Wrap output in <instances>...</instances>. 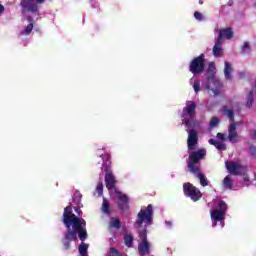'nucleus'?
Wrapping results in <instances>:
<instances>
[{
    "mask_svg": "<svg viewBox=\"0 0 256 256\" xmlns=\"http://www.w3.org/2000/svg\"><path fill=\"white\" fill-rule=\"evenodd\" d=\"M244 183H246V186L249 187L250 181H249V176L244 174Z\"/></svg>",
    "mask_w": 256,
    "mask_h": 256,
    "instance_id": "nucleus-36",
    "label": "nucleus"
},
{
    "mask_svg": "<svg viewBox=\"0 0 256 256\" xmlns=\"http://www.w3.org/2000/svg\"><path fill=\"white\" fill-rule=\"evenodd\" d=\"M219 211L223 212L224 214L227 212V203L225 201L221 200L218 204Z\"/></svg>",
    "mask_w": 256,
    "mask_h": 256,
    "instance_id": "nucleus-27",
    "label": "nucleus"
},
{
    "mask_svg": "<svg viewBox=\"0 0 256 256\" xmlns=\"http://www.w3.org/2000/svg\"><path fill=\"white\" fill-rule=\"evenodd\" d=\"M102 158L103 164L101 167L102 171H105V185L108 191H114L117 199V207L120 211H127L129 209V196L123 194V192L117 190V179L113 175V170H111V154L106 153L100 156Z\"/></svg>",
    "mask_w": 256,
    "mask_h": 256,
    "instance_id": "nucleus-2",
    "label": "nucleus"
},
{
    "mask_svg": "<svg viewBox=\"0 0 256 256\" xmlns=\"http://www.w3.org/2000/svg\"><path fill=\"white\" fill-rule=\"evenodd\" d=\"M96 193H98L99 196L103 195V182L97 184Z\"/></svg>",
    "mask_w": 256,
    "mask_h": 256,
    "instance_id": "nucleus-30",
    "label": "nucleus"
},
{
    "mask_svg": "<svg viewBox=\"0 0 256 256\" xmlns=\"http://www.w3.org/2000/svg\"><path fill=\"white\" fill-rule=\"evenodd\" d=\"M233 30L231 28H224L221 29L219 32V36L224 39H233Z\"/></svg>",
    "mask_w": 256,
    "mask_h": 256,
    "instance_id": "nucleus-16",
    "label": "nucleus"
},
{
    "mask_svg": "<svg viewBox=\"0 0 256 256\" xmlns=\"http://www.w3.org/2000/svg\"><path fill=\"white\" fill-rule=\"evenodd\" d=\"M27 21H28V23H32L33 25H35V20L33 19L32 16H28Z\"/></svg>",
    "mask_w": 256,
    "mask_h": 256,
    "instance_id": "nucleus-38",
    "label": "nucleus"
},
{
    "mask_svg": "<svg viewBox=\"0 0 256 256\" xmlns=\"http://www.w3.org/2000/svg\"><path fill=\"white\" fill-rule=\"evenodd\" d=\"M222 111L226 117L231 121V123H235V112L233 109H229L227 106H223Z\"/></svg>",
    "mask_w": 256,
    "mask_h": 256,
    "instance_id": "nucleus-17",
    "label": "nucleus"
},
{
    "mask_svg": "<svg viewBox=\"0 0 256 256\" xmlns=\"http://www.w3.org/2000/svg\"><path fill=\"white\" fill-rule=\"evenodd\" d=\"M4 12H5V6H3V4H0V15H3Z\"/></svg>",
    "mask_w": 256,
    "mask_h": 256,
    "instance_id": "nucleus-39",
    "label": "nucleus"
},
{
    "mask_svg": "<svg viewBox=\"0 0 256 256\" xmlns=\"http://www.w3.org/2000/svg\"><path fill=\"white\" fill-rule=\"evenodd\" d=\"M219 125V118L213 117L210 121V127H217Z\"/></svg>",
    "mask_w": 256,
    "mask_h": 256,
    "instance_id": "nucleus-31",
    "label": "nucleus"
},
{
    "mask_svg": "<svg viewBox=\"0 0 256 256\" xmlns=\"http://www.w3.org/2000/svg\"><path fill=\"white\" fill-rule=\"evenodd\" d=\"M231 73H233V68L231 67V64L229 62H225L224 75L225 79H227L228 81H231L233 79Z\"/></svg>",
    "mask_w": 256,
    "mask_h": 256,
    "instance_id": "nucleus-19",
    "label": "nucleus"
},
{
    "mask_svg": "<svg viewBox=\"0 0 256 256\" xmlns=\"http://www.w3.org/2000/svg\"><path fill=\"white\" fill-rule=\"evenodd\" d=\"M242 53H251V46L249 45V42H244L242 46Z\"/></svg>",
    "mask_w": 256,
    "mask_h": 256,
    "instance_id": "nucleus-28",
    "label": "nucleus"
},
{
    "mask_svg": "<svg viewBox=\"0 0 256 256\" xmlns=\"http://www.w3.org/2000/svg\"><path fill=\"white\" fill-rule=\"evenodd\" d=\"M207 156V150L200 148L196 151H192L188 156L187 167L189 171H198L201 169V160Z\"/></svg>",
    "mask_w": 256,
    "mask_h": 256,
    "instance_id": "nucleus-5",
    "label": "nucleus"
},
{
    "mask_svg": "<svg viewBox=\"0 0 256 256\" xmlns=\"http://www.w3.org/2000/svg\"><path fill=\"white\" fill-rule=\"evenodd\" d=\"M209 144L214 145V147H216V149H218V151H226L227 150V146L225 145V143L218 142L217 140H215L213 138H211L209 140Z\"/></svg>",
    "mask_w": 256,
    "mask_h": 256,
    "instance_id": "nucleus-18",
    "label": "nucleus"
},
{
    "mask_svg": "<svg viewBox=\"0 0 256 256\" xmlns=\"http://www.w3.org/2000/svg\"><path fill=\"white\" fill-rule=\"evenodd\" d=\"M34 24L29 23L24 31H22V35H29L31 31H33Z\"/></svg>",
    "mask_w": 256,
    "mask_h": 256,
    "instance_id": "nucleus-26",
    "label": "nucleus"
},
{
    "mask_svg": "<svg viewBox=\"0 0 256 256\" xmlns=\"http://www.w3.org/2000/svg\"><path fill=\"white\" fill-rule=\"evenodd\" d=\"M133 235L131 234H127L124 236V245H126V247H128L129 249H131V247H133Z\"/></svg>",
    "mask_w": 256,
    "mask_h": 256,
    "instance_id": "nucleus-20",
    "label": "nucleus"
},
{
    "mask_svg": "<svg viewBox=\"0 0 256 256\" xmlns=\"http://www.w3.org/2000/svg\"><path fill=\"white\" fill-rule=\"evenodd\" d=\"M216 73L215 62H210L206 71L207 82L204 84V89L208 91L211 97L221 95V88L223 87V84L215 77Z\"/></svg>",
    "mask_w": 256,
    "mask_h": 256,
    "instance_id": "nucleus-3",
    "label": "nucleus"
},
{
    "mask_svg": "<svg viewBox=\"0 0 256 256\" xmlns=\"http://www.w3.org/2000/svg\"><path fill=\"white\" fill-rule=\"evenodd\" d=\"M123 223L118 218H111L110 227H114L115 229H121Z\"/></svg>",
    "mask_w": 256,
    "mask_h": 256,
    "instance_id": "nucleus-21",
    "label": "nucleus"
},
{
    "mask_svg": "<svg viewBox=\"0 0 256 256\" xmlns=\"http://www.w3.org/2000/svg\"><path fill=\"white\" fill-rule=\"evenodd\" d=\"M237 125H241V122H232L228 128V140L230 143H237L239 141V134L237 133Z\"/></svg>",
    "mask_w": 256,
    "mask_h": 256,
    "instance_id": "nucleus-13",
    "label": "nucleus"
},
{
    "mask_svg": "<svg viewBox=\"0 0 256 256\" xmlns=\"http://www.w3.org/2000/svg\"><path fill=\"white\" fill-rule=\"evenodd\" d=\"M143 223H153V205L149 204L146 208H141L137 214V220L134 227L139 229Z\"/></svg>",
    "mask_w": 256,
    "mask_h": 256,
    "instance_id": "nucleus-6",
    "label": "nucleus"
},
{
    "mask_svg": "<svg viewBox=\"0 0 256 256\" xmlns=\"http://www.w3.org/2000/svg\"><path fill=\"white\" fill-rule=\"evenodd\" d=\"M222 45H223V37H221L219 34L214 46L222 47Z\"/></svg>",
    "mask_w": 256,
    "mask_h": 256,
    "instance_id": "nucleus-33",
    "label": "nucleus"
},
{
    "mask_svg": "<svg viewBox=\"0 0 256 256\" xmlns=\"http://www.w3.org/2000/svg\"><path fill=\"white\" fill-rule=\"evenodd\" d=\"M213 55L214 57H222L223 56V48L221 46L213 47Z\"/></svg>",
    "mask_w": 256,
    "mask_h": 256,
    "instance_id": "nucleus-25",
    "label": "nucleus"
},
{
    "mask_svg": "<svg viewBox=\"0 0 256 256\" xmlns=\"http://www.w3.org/2000/svg\"><path fill=\"white\" fill-rule=\"evenodd\" d=\"M183 193L185 197H190L192 201L197 202L203 197V193L199 188L193 186L190 182L183 184Z\"/></svg>",
    "mask_w": 256,
    "mask_h": 256,
    "instance_id": "nucleus-10",
    "label": "nucleus"
},
{
    "mask_svg": "<svg viewBox=\"0 0 256 256\" xmlns=\"http://www.w3.org/2000/svg\"><path fill=\"white\" fill-rule=\"evenodd\" d=\"M254 139H256V130L254 131Z\"/></svg>",
    "mask_w": 256,
    "mask_h": 256,
    "instance_id": "nucleus-43",
    "label": "nucleus"
},
{
    "mask_svg": "<svg viewBox=\"0 0 256 256\" xmlns=\"http://www.w3.org/2000/svg\"><path fill=\"white\" fill-rule=\"evenodd\" d=\"M223 186L226 189H233V180L229 176H226L223 180Z\"/></svg>",
    "mask_w": 256,
    "mask_h": 256,
    "instance_id": "nucleus-24",
    "label": "nucleus"
},
{
    "mask_svg": "<svg viewBox=\"0 0 256 256\" xmlns=\"http://www.w3.org/2000/svg\"><path fill=\"white\" fill-rule=\"evenodd\" d=\"M197 143H199V134L197 133V130L191 129L188 132L187 139L188 151H193L197 146Z\"/></svg>",
    "mask_w": 256,
    "mask_h": 256,
    "instance_id": "nucleus-12",
    "label": "nucleus"
},
{
    "mask_svg": "<svg viewBox=\"0 0 256 256\" xmlns=\"http://www.w3.org/2000/svg\"><path fill=\"white\" fill-rule=\"evenodd\" d=\"M249 151H250L251 157H254V159H256V147L255 146H250Z\"/></svg>",
    "mask_w": 256,
    "mask_h": 256,
    "instance_id": "nucleus-34",
    "label": "nucleus"
},
{
    "mask_svg": "<svg viewBox=\"0 0 256 256\" xmlns=\"http://www.w3.org/2000/svg\"><path fill=\"white\" fill-rule=\"evenodd\" d=\"M165 224H166L168 227H171L172 222H171V221H166Z\"/></svg>",
    "mask_w": 256,
    "mask_h": 256,
    "instance_id": "nucleus-41",
    "label": "nucleus"
},
{
    "mask_svg": "<svg viewBox=\"0 0 256 256\" xmlns=\"http://www.w3.org/2000/svg\"><path fill=\"white\" fill-rule=\"evenodd\" d=\"M189 71L194 75H201L205 72V54H200L191 60Z\"/></svg>",
    "mask_w": 256,
    "mask_h": 256,
    "instance_id": "nucleus-7",
    "label": "nucleus"
},
{
    "mask_svg": "<svg viewBox=\"0 0 256 256\" xmlns=\"http://www.w3.org/2000/svg\"><path fill=\"white\" fill-rule=\"evenodd\" d=\"M193 89L195 93H199V91H201V82L199 80H195Z\"/></svg>",
    "mask_w": 256,
    "mask_h": 256,
    "instance_id": "nucleus-29",
    "label": "nucleus"
},
{
    "mask_svg": "<svg viewBox=\"0 0 256 256\" xmlns=\"http://www.w3.org/2000/svg\"><path fill=\"white\" fill-rule=\"evenodd\" d=\"M225 167L227 169V171L230 173V175H245L247 169L245 168V166L237 163V162H233V161H226L225 162Z\"/></svg>",
    "mask_w": 256,
    "mask_h": 256,
    "instance_id": "nucleus-11",
    "label": "nucleus"
},
{
    "mask_svg": "<svg viewBox=\"0 0 256 256\" xmlns=\"http://www.w3.org/2000/svg\"><path fill=\"white\" fill-rule=\"evenodd\" d=\"M211 219H213V227H215L218 221H223V219H225V213L220 210H214L211 212Z\"/></svg>",
    "mask_w": 256,
    "mask_h": 256,
    "instance_id": "nucleus-15",
    "label": "nucleus"
},
{
    "mask_svg": "<svg viewBox=\"0 0 256 256\" xmlns=\"http://www.w3.org/2000/svg\"><path fill=\"white\" fill-rule=\"evenodd\" d=\"M37 3L43 5L45 0H21L20 7L22 15H25V13H37L39 11V5Z\"/></svg>",
    "mask_w": 256,
    "mask_h": 256,
    "instance_id": "nucleus-8",
    "label": "nucleus"
},
{
    "mask_svg": "<svg viewBox=\"0 0 256 256\" xmlns=\"http://www.w3.org/2000/svg\"><path fill=\"white\" fill-rule=\"evenodd\" d=\"M75 213H77V215H79V217H81V208H75Z\"/></svg>",
    "mask_w": 256,
    "mask_h": 256,
    "instance_id": "nucleus-40",
    "label": "nucleus"
},
{
    "mask_svg": "<svg viewBox=\"0 0 256 256\" xmlns=\"http://www.w3.org/2000/svg\"><path fill=\"white\" fill-rule=\"evenodd\" d=\"M194 17L197 21H203V14L199 11L194 12Z\"/></svg>",
    "mask_w": 256,
    "mask_h": 256,
    "instance_id": "nucleus-32",
    "label": "nucleus"
},
{
    "mask_svg": "<svg viewBox=\"0 0 256 256\" xmlns=\"http://www.w3.org/2000/svg\"><path fill=\"white\" fill-rule=\"evenodd\" d=\"M102 211L106 215H109L111 213V205L109 204V201L103 200Z\"/></svg>",
    "mask_w": 256,
    "mask_h": 256,
    "instance_id": "nucleus-23",
    "label": "nucleus"
},
{
    "mask_svg": "<svg viewBox=\"0 0 256 256\" xmlns=\"http://www.w3.org/2000/svg\"><path fill=\"white\" fill-rule=\"evenodd\" d=\"M67 231L64 233L62 243L66 250L71 248V242L77 241V235L82 243L78 247V251L81 256H87L89 244H85L83 241H87L89 234L87 233V221L81 217H77L73 213V207L71 205L64 208L63 219Z\"/></svg>",
    "mask_w": 256,
    "mask_h": 256,
    "instance_id": "nucleus-1",
    "label": "nucleus"
},
{
    "mask_svg": "<svg viewBox=\"0 0 256 256\" xmlns=\"http://www.w3.org/2000/svg\"><path fill=\"white\" fill-rule=\"evenodd\" d=\"M253 101V91L251 90L246 97V107H248V109H251V107H253Z\"/></svg>",
    "mask_w": 256,
    "mask_h": 256,
    "instance_id": "nucleus-22",
    "label": "nucleus"
},
{
    "mask_svg": "<svg viewBox=\"0 0 256 256\" xmlns=\"http://www.w3.org/2000/svg\"><path fill=\"white\" fill-rule=\"evenodd\" d=\"M199 5H203V1L200 0V1H199Z\"/></svg>",
    "mask_w": 256,
    "mask_h": 256,
    "instance_id": "nucleus-42",
    "label": "nucleus"
},
{
    "mask_svg": "<svg viewBox=\"0 0 256 256\" xmlns=\"http://www.w3.org/2000/svg\"><path fill=\"white\" fill-rule=\"evenodd\" d=\"M140 243L138 244V253L140 256L149 255L151 253V243L147 240V229L139 232Z\"/></svg>",
    "mask_w": 256,
    "mask_h": 256,
    "instance_id": "nucleus-9",
    "label": "nucleus"
},
{
    "mask_svg": "<svg viewBox=\"0 0 256 256\" xmlns=\"http://www.w3.org/2000/svg\"><path fill=\"white\" fill-rule=\"evenodd\" d=\"M197 103L195 101H187L186 106L182 110V123L185 127L195 129L197 127Z\"/></svg>",
    "mask_w": 256,
    "mask_h": 256,
    "instance_id": "nucleus-4",
    "label": "nucleus"
},
{
    "mask_svg": "<svg viewBox=\"0 0 256 256\" xmlns=\"http://www.w3.org/2000/svg\"><path fill=\"white\" fill-rule=\"evenodd\" d=\"M216 137H217V139H220L221 141H223V139H225V134L219 132V133H217Z\"/></svg>",
    "mask_w": 256,
    "mask_h": 256,
    "instance_id": "nucleus-37",
    "label": "nucleus"
},
{
    "mask_svg": "<svg viewBox=\"0 0 256 256\" xmlns=\"http://www.w3.org/2000/svg\"><path fill=\"white\" fill-rule=\"evenodd\" d=\"M110 253L112 256H121L119 254V251H117V249H115V248H110Z\"/></svg>",
    "mask_w": 256,
    "mask_h": 256,
    "instance_id": "nucleus-35",
    "label": "nucleus"
},
{
    "mask_svg": "<svg viewBox=\"0 0 256 256\" xmlns=\"http://www.w3.org/2000/svg\"><path fill=\"white\" fill-rule=\"evenodd\" d=\"M190 173H193V175L199 178L202 187H207L209 185V180L205 174L201 173V168H199L198 171H190Z\"/></svg>",
    "mask_w": 256,
    "mask_h": 256,
    "instance_id": "nucleus-14",
    "label": "nucleus"
}]
</instances>
